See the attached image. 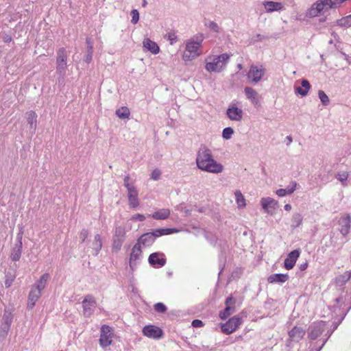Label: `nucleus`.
Returning <instances> with one entry per match:
<instances>
[{"label": "nucleus", "instance_id": "10", "mask_svg": "<svg viewBox=\"0 0 351 351\" xmlns=\"http://www.w3.org/2000/svg\"><path fill=\"white\" fill-rule=\"evenodd\" d=\"M241 323L242 320L239 316H234L221 325V331L226 335L231 334L239 328Z\"/></svg>", "mask_w": 351, "mask_h": 351}, {"label": "nucleus", "instance_id": "61", "mask_svg": "<svg viewBox=\"0 0 351 351\" xmlns=\"http://www.w3.org/2000/svg\"><path fill=\"white\" fill-rule=\"evenodd\" d=\"M130 176H126L125 178H124V186L126 187V186H128L129 185H130V184L129 183V181H130Z\"/></svg>", "mask_w": 351, "mask_h": 351}, {"label": "nucleus", "instance_id": "50", "mask_svg": "<svg viewBox=\"0 0 351 351\" xmlns=\"http://www.w3.org/2000/svg\"><path fill=\"white\" fill-rule=\"evenodd\" d=\"M205 25L216 33L219 32V27L218 25L214 21H209L208 23H206Z\"/></svg>", "mask_w": 351, "mask_h": 351}, {"label": "nucleus", "instance_id": "57", "mask_svg": "<svg viewBox=\"0 0 351 351\" xmlns=\"http://www.w3.org/2000/svg\"><path fill=\"white\" fill-rule=\"evenodd\" d=\"M133 221H143L145 219V217L142 214H135L131 218Z\"/></svg>", "mask_w": 351, "mask_h": 351}, {"label": "nucleus", "instance_id": "45", "mask_svg": "<svg viewBox=\"0 0 351 351\" xmlns=\"http://www.w3.org/2000/svg\"><path fill=\"white\" fill-rule=\"evenodd\" d=\"M165 38H167L171 45L174 44L178 40V37L175 32H170L165 34Z\"/></svg>", "mask_w": 351, "mask_h": 351}, {"label": "nucleus", "instance_id": "12", "mask_svg": "<svg viewBox=\"0 0 351 351\" xmlns=\"http://www.w3.org/2000/svg\"><path fill=\"white\" fill-rule=\"evenodd\" d=\"M112 328L106 325L102 326L99 338L100 346L103 348L109 346L112 343Z\"/></svg>", "mask_w": 351, "mask_h": 351}, {"label": "nucleus", "instance_id": "36", "mask_svg": "<svg viewBox=\"0 0 351 351\" xmlns=\"http://www.w3.org/2000/svg\"><path fill=\"white\" fill-rule=\"evenodd\" d=\"M116 115L121 119H128L130 115V111L126 106L121 107L115 112Z\"/></svg>", "mask_w": 351, "mask_h": 351}, {"label": "nucleus", "instance_id": "4", "mask_svg": "<svg viewBox=\"0 0 351 351\" xmlns=\"http://www.w3.org/2000/svg\"><path fill=\"white\" fill-rule=\"evenodd\" d=\"M178 230L176 228H158L152 232H146L142 234L138 239L136 243L139 245H143L144 246H150L154 242L155 239L162 235H167L174 232H178Z\"/></svg>", "mask_w": 351, "mask_h": 351}, {"label": "nucleus", "instance_id": "49", "mask_svg": "<svg viewBox=\"0 0 351 351\" xmlns=\"http://www.w3.org/2000/svg\"><path fill=\"white\" fill-rule=\"evenodd\" d=\"M154 309L158 313H165L167 311V307L163 303L158 302L154 305Z\"/></svg>", "mask_w": 351, "mask_h": 351}, {"label": "nucleus", "instance_id": "28", "mask_svg": "<svg viewBox=\"0 0 351 351\" xmlns=\"http://www.w3.org/2000/svg\"><path fill=\"white\" fill-rule=\"evenodd\" d=\"M244 93L245 94L246 97L249 100H250L253 104H254V105L258 104V93L256 92V90H255L254 89H253L251 87L246 86L244 88Z\"/></svg>", "mask_w": 351, "mask_h": 351}, {"label": "nucleus", "instance_id": "15", "mask_svg": "<svg viewBox=\"0 0 351 351\" xmlns=\"http://www.w3.org/2000/svg\"><path fill=\"white\" fill-rule=\"evenodd\" d=\"M236 299L232 296L226 298L225 304L226 307L219 313V317L221 319H227L230 315L235 312Z\"/></svg>", "mask_w": 351, "mask_h": 351}, {"label": "nucleus", "instance_id": "31", "mask_svg": "<svg viewBox=\"0 0 351 351\" xmlns=\"http://www.w3.org/2000/svg\"><path fill=\"white\" fill-rule=\"evenodd\" d=\"M49 279V274L47 273L44 274L40 279L34 284V287L38 291H41L45 288L47 282Z\"/></svg>", "mask_w": 351, "mask_h": 351}, {"label": "nucleus", "instance_id": "1", "mask_svg": "<svg viewBox=\"0 0 351 351\" xmlns=\"http://www.w3.org/2000/svg\"><path fill=\"white\" fill-rule=\"evenodd\" d=\"M196 164L199 169L208 173H219L223 171V166L213 159L211 150L206 146L197 152Z\"/></svg>", "mask_w": 351, "mask_h": 351}, {"label": "nucleus", "instance_id": "2", "mask_svg": "<svg viewBox=\"0 0 351 351\" xmlns=\"http://www.w3.org/2000/svg\"><path fill=\"white\" fill-rule=\"evenodd\" d=\"M204 38V35L199 34L186 41V49L182 56V58L184 61H191L201 54L200 48Z\"/></svg>", "mask_w": 351, "mask_h": 351}, {"label": "nucleus", "instance_id": "47", "mask_svg": "<svg viewBox=\"0 0 351 351\" xmlns=\"http://www.w3.org/2000/svg\"><path fill=\"white\" fill-rule=\"evenodd\" d=\"M132 19L131 23L132 24H136L139 20V13L138 11L136 9H134L130 12Z\"/></svg>", "mask_w": 351, "mask_h": 351}, {"label": "nucleus", "instance_id": "46", "mask_svg": "<svg viewBox=\"0 0 351 351\" xmlns=\"http://www.w3.org/2000/svg\"><path fill=\"white\" fill-rule=\"evenodd\" d=\"M10 325H6L4 324H1L0 327V337H5L10 329Z\"/></svg>", "mask_w": 351, "mask_h": 351}, {"label": "nucleus", "instance_id": "11", "mask_svg": "<svg viewBox=\"0 0 351 351\" xmlns=\"http://www.w3.org/2000/svg\"><path fill=\"white\" fill-rule=\"evenodd\" d=\"M96 305V300L93 295H86L82 301L83 315L86 317H90L94 313Z\"/></svg>", "mask_w": 351, "mask_h": 351}, {"label": "nucleus", "instance_id": "26", "mask_svg": "<svg viewBox=\"0 0 351 351\" xmlns=\"http://www.w3.org/2000/svg\"><path fill=\"white\" fill-rule=\"evenodd\" d=\"M102 245L103 243L101 235L99 234H96L90 246L93 250V255L97 256L101 250Z\"/></svg>", "mask_w": 351, "mask_h": 351}, {"label": "nucleus", "instance_id": "16", "mask_svg": "<svg viewBox=\"0 0 351 351\" xmlns=\"http://www.w3.org/2000/svg\"><path fill=\"white\" fill-rule=\"evenodd\" d=\"M148 261L155 268H160L166 264L167 259L163 253L154 252L149 255Z\"/></svg>", "mask_w": 351, "mask_h": 351}, {"label": "nucleus", "instance_id": "42", "mask_svg": "<svg viewBox=\"0 0 351 351\" xmlns=\"http://www.w3.org/2000/svg\"><path fill=\"white\" fill-rule=\"evenodd\" d=\"M349 176V173L346 171L339 173L336 175V178L339 180L343 186H347L346 180Z\"/></svg>", "mask_w": 351, "mask_h": 351}, {"label": "nucleus", "instance_id": "27", "mask_svg": "<svg viewBox=\"0 0 351 351\" xmlns=\"http://www.w3.org/2000/svg\"><path fill=\"white\" fill-rule=\"evenodd\" d=\"M143 45V47H145L147 51H150L153 54H157L160 51V48L156 43L152 41L149 38L144 39Z\"/></svg>", "mask_w": 351, "mask_h": 351}, {"label": "nucleus", "instance_id": "18", "mask_svg": "<svg viewBox=\"0 0 351 351\" xmlns=\"http://www.w3.org/2000/svg\"><path fill=\"white\" fill-rule=\"evenodd\" d=\"M265 12L272 13L274 12H281L285 10L282 3L273 1H264L262 2Z\"/></svg>", "mask_w": 351, "mask_h": 351}, {"label": "nucleus", "instance_id": "44", "mask_svg": "<svg viewBox=\"0 0 351 351\" xmlns=\"http://www.w3.org/2000/svg\"><path fill=\"white\" fill-rule=\"evenodd\" d=\"M15 278H16L15 275L12 274H9V273L5 275V282H4L5 287L6 288H9L12 285V284L14 282Z\"/></svg>", "mask_w": 351, "mask_h": 351}, {"label": "nucleus", "instance_id": "60", "mask_svg": "<svg viewBox=\"0 0 351 351\" xmlns=\"http://www.w3.org/2000/svg\"><path fill=\"white\" fill-rule=\"evenodd\" d=\"M276 193L279 197H284L287 195L286 190L285 189H279L276 191Z\"/></svg>", "mask_w": 351, "mask_h": 351}, {"label": "nucleus", "instance_id": "58", "mask_svg": "<svg viewBox=\"0 0 351 351\" xmlns=\"http://www.w3.org/2000/svg\"><path fill=\"white\" fill-rule=\"evenodd\" d=\"M177 210L183 211L185 213L186 215H189L191 214V210L189 209H184V204H180L177 206Z\"/></svg>", "mask_w": 351, "mask_h": 351}, {"label": "nucleus", "instance_id": "40", "mask_svg": "<svg viewBox=\"0 0 351 351\" xmlns=\"http://www.w3.org/2000/svg\"><path fill=\"white\" fill-rule=\"evenodd\" d=\"M128 204L130 208H136L139 205V201L138 196H132V195H128Z\"/></svg>", "mask_w": 351, "mask_h": 351}, {"label": "nucleus", "instance_id": "39", "mask_svg": "<svg viewBox=\"0 0 351 351\" xmlns=\"http://www.w3.org/2000/svg\"><path fill=\"white\" fill-rule=\"evenodd\" d=\"M12 319H13V315H12V313L8 310H5V312H4L3 317H2V324L11 326L12 322Z\"/></svg>", "mask_w": 351, "mask_h": 351}, {"label": "nucleus", "instance_id": "52", "mask_svg": "<svg viewBox=\"0 0 351 351\" xmlns=\"http://www.w3.org/2000/svg\"><path fill=\"white\" fill-rule=\"evenodd\" d=\"M125 188L127 189L128 192V195H132L133 197L138 196V191L134 186L130 184L128 186H126Z\"/></svg>", "mask_w": 351, "mask_h": 351}, {"label": "nucleus", "instance_id": "13", "mask_svg": "<svg viewBox=\"0 0 351 351\" xmlns=\"http://www.w3.org/2000/svg\"><path fill=\"white\" fill-rule=\"evenodd\" d=\"M338 230L343 237H346L349 233L351 228V216L346 214L340 217L338 221Z\"/></svg>", "mask_w": 351, "mask_h": 351}, {"label": "nucleus", "instance_id": "21", "mask_svg": "<svg viewBox=\"0 0 351 351\" xmlns=\"http://www.w3.org/2000/svg\"><path fill=\"white\" fill-rule=\"evenodd\" d=\"M142 251L139 243H136L132 249L130 258V267L133 270L137 265V261L141 256Z\"/></svg>", "mask_w": 351, "mask_h": 351}, {"label": "nucleus", "instance_id": "33", "mask_svg": "<svg viewBox=\"0 0 351 351\" xmlns=\"http://www.w3.org/2000/svg\"><path fill=\"white\" fill-rule=\"evenodd\" d=\"M351 278V272L346 271L344 274L338 276L335 278V283L338 286H343L345 285Z\"/></svg>", "mask_w": 351, "mask_h": 351}, {"label": "nucleus", "instance_id": "51", "mask_svg": "<svg viewBox=\"0 0 351 351\" xmlns=\"http://www.w3.org/2000/svg\"><path fill=\"white\" fill-rule=\"evenodd\" d=\"M125 188L127 189L128 192V195H132L133 197L138 196V191L134 186L130 184L128 186H126Z\"/></svg>", "mask_w": 351, "mask_h": 351}, {"label": "nucleus", "instance_id": "23", "mask_svg": "<svg viewBox=\"0 0 351 351\" xmlns=\"http://www.w3.org/2000/svg\"><path fill=\"white\" fill-rule=\"evenodd\" d=\"M306 330L300 326H294L289 332V337L291 341L298 342L304 336Z\"/></svg>", "mask_w": 351, "mask_h": 351}, {"label": "nucleus", "instance_id": "7", "mask_svg": "<svg viewBox=\"0 0 351 351\" xmlns=\"http://www.w3.org/2000/svg\"><path fill=\"white\" fill-rule=\"evenodd\" d=\"M326 323L319 321L312 323L307 329V337L310 340L318 339L326 330Z\"/></svg>", "mask_w": 351, "mask_h": 351}, {"label": "nucleus", "instance_id": "14", "mask_svg": "<svg viewBox=\"0 0 351 351\" xmlns=\"http://www.w3.org/2000/svg\"><path fill=\"white\" fill-rule=\"evenodd\" d=\"M243 111L239 108L237 104L232 103L226 110V116L231 121H240L243 119Z\"/></svg>", "mask_w": 351, "mask_h": 351}, {"label": "nucleus", "instance_id": "6", "mask_svg": "<svg viewBox=\"0 0 351 351\" xmlns=\"http://www.w3.org/2000/svg\"><path fill=\"white\" fill-rule=\"evenodd\" d=\"M126 231L124 226H117L112 236V249L113 252H118L125 239Z\"/></svg>", "mask_w": 351, "mask_h": 351}, {"label": "nucleus", "instance_id": "17", "mask_svg": "<svg viewBox=\"0 0 351 351\" xmlns=\"http://www.w3.org/2000/svg\"><path fill=\"white\" fill-rule=\"evenodd\" d=\"M23 232H19L16 236L17 243L13 247L11 254L10 258L12 261H18L21 258L22 254V238H23Z\"/></svg>", "mask_w": 351, "mask_h": 351}, {"label": "nucleus", "instance_id": "37", "mask_svg": "<svg viewBox=\"0 0 351 351\" xmlns=\"http://www.w3.org/2000/svg\"><path fill=\"white\" fill-rule=\"evenodd\" d=\"M303 217L300 213H295L293 215L291 218V226L292 228L295 229L299 227L302 222Z\"/></svg>", "mask_w": 351, "mask_h": 351}, {"label": "nucleus", "instance_id": "64", "mask_svg": "<svg viewBox=\"0 0 351 351\" xmlns=\"http://www.w3.org/2000/svg\"><path fill=\"white\" fill-rule=\"evenodd\" d=\"M284 208L285 210L289 211L291 209V205L289 204H287L285 205Z\"/></svg>", "mask_w": 351, "mask_h": 351}, {"label": "nucleus", "instance_id": "29", "mask_svg": "<svg viewBox=\"0 0 351 351\" xmlns=\"http://www.w3.org/2000/svg\"><path fill=\"white\" fill-rule=\"evenodd\" d=\"M170 210L168 208H161L158 210L154 212L152 215V217L156 220H165L169 217L170 216Z\"/></svg>", "mask_w": 351, "mask_h": 351}, {"label": "nucleus", "instance_id": "56", "mask_svg": "<svg viewBox=\"0 0 351 351\" xmlns=\"http://www.w3.org/2000/svg\"><path fill=\"white\" fill-rule=\"evenodd\" d=\"M266 37L263 35H261L260 34H256L253 38H252V43H256L259 41H262L263 39H265Z\"/></svg>", "mask_w": 351, "mask_h": 351}, {"label": "nucleus", "instance_id": "63", "mask_svg": "<svg viewBox=\"0 0 351 351\" xmlns=\"http://www.w3.org/2000/svg\"><path fill=\"white\" fill-rule=\"evenodd\" d=\"M286 141H287V145H289L292 143L293 138L291 136H287L286 137Z\"/></svg>", "mask_w": 351, "mask_h": 351}, {"label": "nucleus", "instance_id": "20", "mask_svg": "<svg viewBox=\"0 0 351 351\" xmlns=\"http://www.w3.org/2000/svg\"><path fill=\"white\" fill-rule=\"evenodd\" d=\"M261 204L264 210L268 214H273L277 208L278 202L271 197H263L261 199Z\"/></svg>", "mask_w": 351, "mask_h": 351}, {"label": "nucleus", "instance_id": "59", "mask_svg": "<svg viewBox=\"0 0 351 351\" xmlns=\"http://www.w3.org/2000/svg\"><path fill=\"white\" fill-rule=\"evenodd\" d=\"M204 325L202 321L199 319H194L192 322V326L195 328H199L202 327Z\"/></svg>", "mask_w": 351, "mask_h": 351}, {"label": "nucleus", "instance_id": "43", "mask_svg": "<svg viewBox=\"0 0 351 351\" xmlns=\"http://www.w3.org/2000/svg\"><path fill=\"white\" fill-rule=\"evenodd\" d=\"M233 133H234V130L230 127H227L223 130L222 136L224 139L228 140V139L231 138Z\"/></svg>", "mask_w": 351, "mask_h": 351}, {"label": "nucleus", "instance_id": "22", "mask_svg": "<svg viewBox=\"0 0 351 351\" xmlns=\"http://www.w3.org/2000/svg\"><path fill=\"white\" fill-rule=\"evenodd\" d=\"M299 256L300 251L298 250L291 251L285 260V267L288 270L291 269L294 267Z\"/></svg>", "mask_w": 351, "mask_h": 351}, {"label": "nucleus", "instance_id": "41", "mask_svg": "<svg viewBox=\"0 0 351 351\" xmlns=\"http://www.w3.org/2000/svg\"><path fill=\"white\" fill-rule=\"evenodd\" d=\"M318 97L324 106H328L330 103V99L324 91L319 90L318 91Z\"/></svg>", "mask_w": 351, "mask_h": 351}, {"label": "nucleus", "instance_id": "53", "mask_svg": "<svg viewBox=\"0 0 351 351\" xmlns=\"http://www.w3.org/2000/svg\"><path fill=\"white\" fill-rule=\"evenodd\" d=\"M296 186H297L296 182L293 181L291 182V186H288L286 189H285L286 190L287 195H290V194L293 193L295 191V190L296 189Z\"/></svg>", "mask_w": 351, "mask_h": 351}, {"label": "nucleus", "instance_id": "30", "mask_svg": "<svg viewBox=\"0 0 351 351\" xmlns=\"http://www.w3.org/2000/svg\"><path fill=\"white\" fill-rule=\"evenodd\" d=\"M26 117L30 129L35 132L37 123V114L34 111L30 110L26 112Z\"/></svg>", "mask_w": 351, "mask_h": 351}, {"label": "nucleus", "instance_id": "32", "mask_svg": "<svg viewBox=\"0 0 351 351\" xmlns=\"http://www.w3.org/2000/svg\"><path fill=\"white\" fill-rule=\"evenodd\" d=\"M301 85L303 88L297 87L295 91L302 96H306L311 88V84L307 80L304 79L301 82Z\"/></svg>", "mask_w": 351, "mask_h": 351}, {"label": "nucleus", "instance_id": "62", "mask_svg": "<svg viewBox=\"0 0 351 351\" xmlns=\"http://www.w3.org/2000/svg\"><path fill=\"white\" fill-rule=\"evenodd\" d=\"M307 267H308V263L306 262L300 265V269L301 271H304L307 268Z\"/></svg>", "mask_w": 351, "mask_h": 351}, {"label": "nucleus", "instance_id": "35", "mask_svg": "<svg viewBox=\"0 0 351 351\" xmlns=\"http://www.w3.org/2000/svg\"><path fill=\"white\" fill-rule=\"evenodd\" d=\"M235 199L239 208H243L245 207V199L242 193L239 190H236L234 192Z\"/></svg>", "mask_w": 351, "mask_h": 351}, {"label": "nucleus", "instance_id": "34", "mask_svg": "<svg viewBox=\"0 0 351 351\" xmlns=\"http://www.w3.org/2000/svg\"><path fill=\"white\" fill-rule=\"evenodd\" d=\"M86 43L87 45V54L86 56L85 61L88 64L91 62L93 58V45L90 38H86Z\"/></svg>", "mask_w": 351, "mask_h": 351}, {"label": "nucleus", "instance_id": "24", "mask_svg": "<svg viewBox=\"0 0 351 351\" xmlns=\"http://www.w3.org/2000/svg\"><path fill=\"white\" fill-rule=\"evenodd\" d=\"M42 292L35 288H32L28 295V302L27 308L32 309L36 304L37 300L40 298Z\"/></svg>", "mask_w": 351, "mask_h": 351}, {"label": "nucleus", "instance_id": "54", "mask_svg": "<svg viewBox=\"0 0 351 351\" xmlns=\"http://www.w3.org/2000/svg\"><path fill=\"white\" fill-rule=\"evenodd\" d=\"M88 231L86 229H82L80 233V239L82 240V242H84L88 236Z\"/></svg>", "mask_w": 351, "mask_h": 351}, {"label": "nucleus", "instance_id": "25", "mask_svg": "<svg viewBox=\"0 0 351 351\" xmlns=\"http://www.w3.org/2000/svg\"><path fill=\"white\" fill-rule=\"evenodd\" d=\"M289 278L288 274H274L270 275L267 278V281L269 283H279L282 284L287 282Z\"/></svg>", "mask_w": 351, "mask_h": 351}, {"label": "nucleus", "instance_id": "48", "mask_svg": "<svg viewBox=\"0 0 351 351\" xmlns=\"http://www.w3.org/2000/svg\"><path fill=\"white\" fill-rule=\"evenodd\" d=\"M338 327V324H336L335 325H334V328L332 329V330H328L326 334L324 335L326 336V338L324 339L323 340V343L322 344V346L319 347V349H322L323 348V346L325 345V343H326V341L328 340L329 337L331 336V335L332 334L333 331L335 330H336Z\"/></svg>", "mask_w": 351, "mask_h": 351}, {"label": "nucleus", "instance_id": "8", "mask_svg": "<svg viewBox=\"0 0 351 351\" xmlns=\"http://www.w3.org/2000/svg\"><path fill=\"white\" fill-rule=\"evenodd\" d=\"M265 73V69L261 65H251L250 70L247 73V77L250 82L256 84L259 82Z\"/></svg>", "mask_w": 351, "mask_h": 351}, {"label": "nucleus", "instance_id": "38", "mask_svg": "<svg viewBox=\"0 0 351 351\" xmlns=\"http://www.w3.org/2000/svg\"><path fill=\"white\" fill-rule=\"evenodd\" d=\"M337 25L343 27H351V14L337 20Z\"/></svg>", "mask_w": 351, "mask_h": 351}, {"label": "nucleus", "instance_id": "19", "mask_svg": "<svg viewBox=\"0 0 351 351\" xmlns=\"http://www.w3.org/2000/svg\"><path fill=\"white\" fill-rule=\"evenodd\" d=\"M143 333L149 338L156 339L161 338L163 335L162 330L160 328L153 325L145 326L143 328Z\"/></svg>", "mask_w": 351, "mask_h": 351}, {"label": "nucleus", "instance_id": "5", "mask_svg": "<svg viewBox=\"0 0 351 351\" xmlns=\"http://www.w3.org/2000/svg\"><path fill=\"white\" fill-rule=\"evenodd\" d=\"M68 51L65 48L61 47L57 50L56 72L61 76H64L67 69Z\"/></svg>", "mask_w": 351, "mask_h": 351}, {"label": "nucleus", "instance_id": "3", "mask_svg": "<svg viewBox=\"0 0 351 351\" xmlns=\"http://www.w3.org/2000/svg\"><path fill=\"white\" fill-rule=\"evenodd\" d=\"M230 58V56L227 53L219 56H210L206 60L205 69L208 72L219 73L225 69Z\"/></svg>", "mask_w": 351, "mask_h": 351}, {"label": "nucleus", "instance_id": "55", "mask_svg": "<svg viewBox=\"0 0 351 351\" xmlns=\"http://www.w3.org/2000/svg\"><path fill=\"white\" fill-rule=\"evenodd\" d=\"M161 173L159 170L155 169L152 172L151 178L154 180H158L160 177Z\"/></svg>", "mask_w": 351, "mask_h": 351}, {"label": "nucleus", "instance_id": "9", "mask_svg": "<svg viewBox=\"0 0 351 351\" xmlns=\"http://www.w3.org/2000/svg\"><path fill=\"white\" fill-rule=\"evenodd\" d=\"M332 0H319L314 3L310 9L306 12V16L308 17H315L325 8L331 6Z\"/></svg>", "mask_w": 351, "mask_h": 351}]
</instances>
